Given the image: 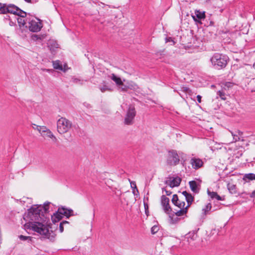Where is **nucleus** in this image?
<instances>
[{
	"label": "nucleus",
	"instance_id": "2eb2a0df",
	"mask_svg": "<svg viewBox=\"0 0 255 255\" xmlns=\"http://www.w3.org/2000/svg\"><path fill=\"white\" fill-rule=\"evenodd\" d=\"M109 77L114 81L118 86H123L124 83L121 78L117 77L115 74L113 73L109 76Z\"/></svg>",
	"mask_w": 255,
	"mask_h": 255
},
{
	"label": "nucleus",
	"instance_id": "412c9836",
	"mask_svg": "<svg viewBox=\"0 0 255 255\" xmlns=\"http://www.w3.org/2000/svg\"><path fill=\"white\" fill-rule=\"evenodd\" d=\"M186 202H187V207H189L191 205L192 202L194 200V197L192 196V195L189 193L186 197H185Z\"/></svg>",
	"mask_w": 255,
	"mask_h": 255
},
{
	"label": "nucleus",
	"instance_id": "c9c22d12",
	"mask_svg": "<svg viewBox=\"0 0 255 255\" xmlns=\"http://www.w3.org/2000/svg\"><path fill=\"white\" fill-rule=\"evenodd\" d=\"M130 185H131V188L134 189H135V190H136V192L137 193H138V190L136 187V184H135V182H131L130 183Z\"/></svg>",
	"mask_w": 255,
	"mask_h": 255
},
{
	"label": "nucleus",
	"instance_id": "dca6fc26",
	"mask_svg": "<svg viewBox=\"0 0 255 255\" xmlns=\"http://www.w3.org/2000/svg\"><path fill=\"white\" fill-rule=\"evenodd\" d=\"M228 189L229 192L232 194H235L237 196V194H238L237 191V187L235 185L229 183L228 184Z\"/></svg>",
	"mask_w": 255,
	"mask_h": 255
},
{
	"label": "nucleus",
	"instance_id": "6ab92c4d",
	"mask_svg": "<svg viewBox=\"0 0 255 255\" xmlns=\"http://www.w3.org/2000/svg\"><path fill=\"white\" fill-rule=\"evenodd\" d=\"M53 66L55 69L63 70L62 65L61 64L59 60L52 61Z\"/></svg>",
	"mask_w": 255,
	"mask_h": 255
},
{
	"label": "nucleus",
	"instance_id": "f257e3e1",
	"mask_svg": "<svg viewBox=\"0 0 255 255\" xmlns=\"http://www.w3.org/2000/svg\"><path fill=\"white\" fill-rule=\"evenodd\" d=\"M16 18L19 26L18 32L23 33L26 29L32 32H37L41 30L43 24L40 19L26 12V15Z\"/></svg>",
	"mask_w": 255,
	"mask_h": 255
},
{
	"label": "nucleus",
	"instance_id": "5fc2aeb1",
	"mask_svg": "<svg viewBox=\"0 0 255 255\" xmlns=\"http://www.w3.org/2000/svg\"><path fill=\"white\" fill-rule=\"evenodd\" d=\"M80 81V80H79V79H74V82L75 83H77V82H78V81Z\"/></svg>",
	"mask_w": 255,
	"mask_h": 255
},
{
	"label": "nucleus",
	"instance_id": "58836bf2",
	"mask_svg": "<svg viewBox=\"0 0 255 255\" xmlns=\"http://www.w3.org/2000/svg\"><path fill=\"white\" fill-rule=\"evenodd\" d=\"M119 88L121 91L124 92L127 91L128 89V87H127V86L124 85L123 86H122V87H120Z\"/></svg>",
	"mask_w": 255,
	"mask_h": 255
},
{
	"label": "nucleus",
	"instance_id": "ddd939ff",
	"mask_svg": "<svg viewBox=\"0 0 255 255\" xmlns=\"http://www.w3.org/2000/svg\"><path fill=\"white\" fill-rule=\"evenodd\" d=\"M190 188L191 190L195 193H198L200 190V187H199L197 183L194 180L191 181L189 182Z\"/></svg>",
	"mask_w": 255,
	"mask_h": 255
},
{
	"label": "nucleus",
	"instance_id": "473e14b6",
	"mask_svg": "<svg viewBox=\"0 0 255 255\" xmlns=\"http://www.w3.org/2000/svg\"><path fill=\"white\" fill-rule=\"evenodd\" d=\"M217 95L221 98V99L224 100L226 99V95L223 91H219L217 92Z\"/></svg>",
	"mask_w": 255,
	"mask_h": 255
},
{
	"label": "nucleus",
	"instance_id": "f8f14e48",
	"mask_svg": "<svg viewBox=\"0 0 255 255\" xmlns=\"http://www.w3.org/2000/svg\"><path fill=\"white\" fill-rule=\"evenodd\" d=\"M192 17L195 21H198L205 18V14L204 11H200V10H196L195 11V15H192Z\"/></svg>",
	"mask_w": 255,
	"mask_h": 255
},
{
	"label": "nucleus",
	"instance_id": "aec40b11",
	"mask_svg": "<svg viewBox=\"0 0 255 255\" xmlns=\"http://www.w3.org/2000/svg\"><path fill=\"white\" fill-rule=\"evenodd\" d=\"M187 209H188V207H185L184 208H180V210H179V211H177L175 213V215L177 216H182L185 215V214H186V213L187 212Z\"/></svg>",
	"mask_w": 255,
	"mask_h": 255
},
{
	"label": "nucleus",
	"instance_id": "20e7f679",
	"mask_svg": "<svg viewBox=\"0 0 255 255\" xmlns=\"http://www.w3.org/2000/svg\"><path fill=\"white\" fill-rule=\"evenodd\" d=\"M28 217L30 221H44V215L40 205L32 206L28 210Z\"/></svg>",
	"mask_w": 255,
	"mask_h": 255
},
{
	"label": "nucleus",
	"instance_id": "79ce46f5",
	"mask_svg": "<svg viewBox=\"0 0 255 255\" xmlns=\"http://www.w3.org/2000/svg\"><path fill=\"white\" fill-rule=\"evenodd\" d=\"M215 199L219 201H222L224 200V199H223L222 197L219 196L218 194L217 195V196Z\"/></svg>",
	"mask_w": 255,
	"mask_h": 255
},
{
	"label": "nucleus",
	"instance_id": "a18cd8bd",
	"mask_svg": "<svg viewBox=\"0 0 255 255\" xmlns=\"http://www.w3.org/2000/svg\"><path fill=\"white\" fill-rule=\"evenodd\" d=\"M42 70L43 71H46V72H53V70H52V69H43Z\"/></svg>",
	"mask_w": 255,
	"mask_h": 255
},
{
	"label": "nucleus",
	"instance_id": "de8ad7c7",
	"mask_svg": "<svg viewBox=\"0 0 255 255\" xmlns=\"http://www.w3.org/2000/svg\"><path fill=\"white\" fill-rule=\"evenodd\" d=\"M250 197L251 198L255 197V190L252 192V193H251V194L250 195Z\"/></svg>",
	"mask_w": 255,
	"mask_h": 255
},
{
	"label": "nucleus",
	"instance_id": "49530a36",
	"mask_svg": "<svg viewBox=\"0 0 255 255\" xmlns=\"http://www.w3.org/2000/svg\"><path fill=\"white\" fill-rule=\"evenodd\" d=\"M225 86L228 87H230L231 86H233V84L232 83H227L226 84H225Z\"/></svg>",
	"mask_w": 255,
	"mask_h": 255
},
{
	"label": "nucleus",
	"instance_id": "e433bc0d",
	"mask_svg": "<svg viewBox=\"0 0 255 255\" xmlns=\"http://www.w3.org/2000/svg\"><path fill=\"white\" fill-rule=\"evenodd\" d=\"M185 205V203L184 202H182V203H177V205H176V206H178L180 208H184V206Z\"/></svg>",
	"mask_w": 255,
	"mask_h": 255
},
{
	"label": "nucleus",
	"instance_id": "37998d69",
	"mask_svg": "<svg viewBox=\"0 0 255 255\" xmlns=\"http://www.w3.org/2000/svg\"><path fill=\"white\" fill-rule=\"evenodd\" d=\"M201 98L202 97L200 95L197 96V100L198 103H200L201 102Z\"/></svg>",
	"mask_w": 255,
	"mask_h": 255
},
{
	"label": "nucleus",
	"instance_id": "1a4fd4ad",
	"mask_svg": "<svg viewBox=\"0 0 255 255\" xmlns=\"http://www.w3.org/2000/svg\"><path fill=\"white\" fill-rule=\"evenodd\" d=\"M136 116L135 108L132 105H130L127 110L124 119V124L126 125H131L133 123V120Z\"/></svg>",
	"mask_w": 255,
	"mask_h": 255
},
{
	"label": "nucleus",
	"instance_id": "cd10ccee",
	"mask_svg": "<svg viewBox=\"0 0 255 255\" xmlns=\"http://www.w3.org/2000/svg\"><path fill=\"white\" fill-rule=\"evenodd\" d=\"M6 3H0V14H5Z\"/></svg>",
	"mask_w": 255,
	"mask_h": 255
},
{
	"label": "nucleus",
	"instance_id": "4d7b16f0",
	"mask_svg": "<svg viewBox=\"0 0 255 255\" xmlns=\"http://www.w3.org/2000/svg\"><path fill=\"white\" fill-rule=\"evenodd\" d=\"M95 216V213H93V216L94 217Z\"/></svg>",
	"mask_w": 255,
	"mask_h": 255
},
{
	"label": "nucleus",
	"instance_id": "a19ab883",
	"mask_svg": "<svg viewBox=\"0 0 255 255\" xmlns=\"http://www.w3.org/2000/svg\"><path fill=\"white\" fill-rule=\"evenodd\" d=\"M59 230L61 233H62L64 231V225L60 223L59 225Z\"/></svg>",
	"mask_w": 255,
	"mask_h": 255
},
{
	"label": "nucleus",
	"instance_id": "f03ea898",
	"mask_svg": "<svg viewBox=\"0 0 255 255\" xmlns=\"http://www.w3.org/2000/svg\"><path fill=\"white\" fill-rule=\"evenodd\" d=\"M44 221H29L24 225V229L36 232L45 239H47L51 242H54L56 234L52 231H49L47 225L43 222Z\"/></svg>",
	"mask_w": 255,
	"mask_h": 255
},
{
	"label": "nucleus",
	"instance_id": "f704fd0d",
	"mask_svg": "<svg viewBox=\"0 0 255 255\" xmlns=\"http://www.w3.org/2000/svg\"><path fill=\"white\" fill-rule=\"evenodd\" d=\"M159 230V228L157 226H153L151 229V232L152 234H155Z\"/></svg>",
	"mask_w": 255,
	"mask_h": 255
},
{
	"label": "nucleus",
	"instance_id": "39448f33",
	"mask_svg": "<svg viewBox=\"0 0 255 255\" xmlns=\"http://www.w3.org/2000/svg\"><path fill=\"white\" fill-rule=\"evenodd\" d=\"M184 154L182 152L178 153L176 150L172 149L168 152L167 163L170 166H176L180 162V159H183Z\"/></svg>",
	"mask_w": 255,
	"mask_h": 255
},
{
	"label": "nucleus",
	"instance_id": "0eeeda50",
	"mask_svg": "<svg viewBox=\"0 0 255 255\" xmlns=\"http://www.w3.org/2000/svg\"><path fill=\"white\" fill-rule=\"evenodd\" d=\"M73 211L72 209H67L64 207H59L58 211L54 213L55 218L53 219V222H56L60 221L65 216L67 218L73 215Z\"/></svg>",
	"mask_w": 255,
	"mask_h": 255
},
{
	"label": "nucleus",
	"instance_id": "7c9ffc66",
	"mask_svg": "<svg viewBox=\"0 0 255 255\" xmlns=\"http://www.w3.org/2000/svg\"><path fill=\"white\" fill-rule=\"evenodd\" d=\"M244 178L250 180H255V174L254 173L246 174L245 175Z\"/></svg>",
	"mask_w": 255,
	"mask_h": 255
},
{
	"label": "nucleus",
	"instance_id": "ea45409f",
	"mask_svg": "<svg viewBox=\"0 0 255 255\" xmlns=\"http://www.w3.org/2000/svg\"><path fill=\"white\" fill-rule=\"evenodd\" d=\"M162 190H164L165 191L166 194L167 196H169L171 194L172 192L170 191H168L165 189V188H162Z\"/></svg>",
	"mask_w": 255,
	"mask_h": 255
},
{
	"label": "nucleus",
	"instance_id": "c85d7f7f",
	"mask_svg": "<svg viewBox=\"0 0 255 255\" xmlns=\"http://www.w3.org/2000/svg\"><path fill=\"white\" fill-rule=\"evenodd\" d=\"M207 194L212 198V199H215L217 195L218 194L217 192L214 191H211L209 189L207 190Z\"/></svg>",
	"mask_w": 255,
	"mask_h": 255
},
{
	"label": "nucleus",
	"instance_id": "6e6d98bb",
	"mask_svg": "<svg viewBox=\"0 0 255 255\" xmlns=\"http://www.w3.org/2000/svg\"><path fill=\"white\" fill-rule=\"evenodd\" d=\"M253 67L255 69V62L253 64Z\"/></svg>",
	"mask_w": 255,
	"mask_h": 255
},
{
	"label": "nucleus",
	"instance_id": "f3484780",
	"mask_svg": "<svg viewBox=\"0 0 255 255\" xmlns=\"http://www.w3.org/2000/svg\"><path fill=\"white\" fill-rule=\"evenodd\" d=\"M212 209V205L210 203H208L205 207L202 209V216H206Z\"/></svg>",
	"mask_w": 255,
	"mask_h": 255
},
{
	"label": "nucleus",
	"instance_id": "bb28decb",
	"mask_svg": "<svg viewBox=\"0 0 255 255\" xmlns=\"http://www.w3.org/2000/svg\"><path fill=\"white\" fill-rule=\"evenodd\" d=\"M37 129L41 133L46 132L48 129V128L44 126H37Z\"/></svg>",
	"mask_w": 255,
	"mask_h": 255
},
{
	"label": "nucleus",
	"instance_id": "4be33fe9",
	"mask_svg": "<svg viewBox=\"0 0 255 255\" xmlns=\"http://www.w3.org/2000/svg\"><path fill=\"white\" fill-rule=\"evenodd\" d=\"M99 89L102 93L106 91H112V90L111 87L105 84V82H104L103 86L99 87Z\"/></svg>",
	"mask_w": 255,
	"mask_h": 255
},
{
	"label": "nucleus",
	"instance_id": "3c124183",
	"mask_svg": "<svg viewBox=\"0 0 255 255\" xmlns=\"http://www.w3.org/2000/svg\"><path fill=\"white\" fill-rule=\"evenodd\" d=\"M60 223L62 224L63 225H64L65 224H69V222L67 221H63L62 222H61Z\"/></svg>",
	"mask_w": 255,
	"mask_h": 255
},
{
	"label": "nucleus",
	"instance_id": "423d86ee",
	"mask_svg": "<svg viewBox=\"0 0 255 255\" xmlns=\"http://www.w3.org/2000/svg\"><path fill=\"white\" fill-rule=\"evenodd\" d=\"M71 126V122L65 118L61 117L57 122V131L60 134L68 131Z\"/></svg>",
	"mask_w": 255,
	"mask_h": 255
},
{
	"label": "nucleus",
	"instance_id": "864d4df0",
	"mask_svg": "<svg viewBox=\"0 0 255 255\" xmlns=\"http://www.w3.org/2000/svg\"><path fill=\"white\" fill-rule=\"evenodd\" d=\"M26 2L28 3H33L34 2L32 1V0H24Z\"/></svg>",
	"mask_w": 255,
	"mask_h": 255
},
{
	"label": "nucleus",
	"instance_id": "4468645a",
	"mask_svg": "<svg viewBox=\"0 0 255 255\" xmlns=\"http://www.w3.org/2000/svg\"><path fill=\"white\" fill-rule=\"evenodd\" d=\"M181 182V178L177 176L173 178L169 185L172 188L178 187L180 185Z\"/></svg>",
	"mask_w": 255,
	"mask_h": 255
},
{
	"label": "nucleus",
	"instance_id": "603ef678",
	"mask_svg": "<svg viewBox=\"0 0 255 255\" xmlns=\"http://www.w3.org/2000/svg\"><path fill=\"white\" fill-rule=\"evenodd\" d=\"M9 25H10V26H14V25H15V22H13V21H9Z\"/></svg>",
	"mask_w": 255,
	"mask_h": 255
},
{
	"label": "nucleus",
	"instance_id": "9d476101",
	"mask_svg": "<svg viewBox=\"0 0 255 255\" xmlns=\"http://www.w3.org/2000/svg\"><path fill=\"white\" fill-rule=\"evenodd\" d=\"M169 199L165 195H162L161 197V204L164 212L167 214H169L171 211V208L169 205Z\"/></svg>",
	"mask_w": 255,
	"mask_h": 255
},
{
	"label": "nucleus",
	"instance_id": "a878e982",
	"mask_svg": "<svg viewBox=\"0 0 255 255\" xmlns=\"http://www.w3.org/2000/svg\"><path fill=\"white\" fill-rule=\"evenodd\" d=\"M43 35H36V34H33L31 36V38L34 41H37L38 40H41L42 39L44 38Z\"/></svg>",
	"mask_w": 255,
	"mask_h": 255
},
{
	"label": "nucleus",
	"instance_id": "c756f323",
	"mask_svg": "<svg viewBox=\"0 0 255 255\" xmlns=\"http://www.w3.org/2000/svg\"><path fill=\"white\" fill-rule=\"evenodd\" d=\"M186 236L187 239L190 238L192 240H195L197 237V235L194 232H189Z\"/></svg>",
	"mask_w": 255,
	"mask_h": 255
},
{
	"label": "nucleus",
	"instance_id": "4c0bfd02",
	"mask_svg": "<svg viewBox=\"0 0 255 255\" xmlns=\"http://www.w3.org/2000/svg\"><path fill=\"white\" fill-rule=\"evenodd\" d=\"M62 69L63 70H60L64 72L67 71V70L68 69V67L67 64H65L63 66H62Z\"/></svg>",
	"mask_w": 255,
	"mask_h": 255
},
{
	"label": "nucleus",
	"instance_id": "b1692460",
	"mask_svg": "<svg viewBox=\"0 0 255 255\" xmlns=\"http://www.w3.org/2000/svg\"><path fill=\"white\" fill-rule=\"evenodd\" d=\"M19 239L23 241H27L28 243L31 242L32 238L29 236H25L23 235H20L18 236Z\"/></svg>",
	"mask_w": 255,
	"mask_h": 255
},
{
	"label": "nucleus",
	"instance_id": "72a5a7b5",
	"mask_svg": "<svg viewBox=\"0 0 255 255\" xmlns=\"http://www.w3.org/2000/svg\"><path fill=\"white\" fill-rule=\"evenodd\" d=\"M46 135L47 136L53 138H54L55 140H56V137L53 134L52 132L51 131L50 129H48L46 132Z\"/></svg>",
	"mask_w": 255,
	"mask_h": 255
},
{
	"label": "nucleus",
	"instance_id": "393cba45",
	"mask_svg": "<svg viewBox=\"0 0 255 255\" xmlns=\"http://www.w3.org/2000/svg\"><path fill=\"white\" fill-rule=\"evenodd\" d=\"M238 134H234L232 132V134L233 136V139L235 142H236L237 141H239L240 140V136L242 134V132L238 131Z\"/></svg>",
	"mask_w": 255,
	"mask_h": 255
},
{
	"label": "nucleus",
	"instance_id": "9b49d317",
	"mask_svg": "<svg viewBox=\"0 0 255 255\" xmlns=\"http://www.w3.org/2000/svg\"><path fill=\"white\" fill-rule=\"evenodd\" d=\"M190 164L195 169H198L203 166V162L200 158H192L190 160Z\"/></svg>",
	"mask_w": 255,
	"mask_h": 255
},
{
	"label": "nucleus",
	"instance_id": "2f4dec72",
	"mask_svg": "<svg viewBox=\"0 0 255 255\" xmlns=\"http://www.w3.org/2000/svg\"><path fill=\"white\" fill-rule=\"evenodd\" d=\"M178 202V197L177 195L174 194L173 195V197L172 199V203L173 204H174L175 205H177Z\"/></svg>",
	"mask_w": 255,
	"mask_h": 255
},
{
	"label": "nucleus",
	"instance_id": "8fccbe9b",
	"mask_svg": "<svg viewBox=\"0 0 255 255\" xmlns=\"http://www.w3.org/2000/svg\"><path fill=\"white\" fill-rule=\"evenodd\" d=\"M132 193H133V194L134 195H139V193H137L136 192V190H135V189H133Z\"/></svg>",
	"mask_w": 255,
	"mask_h": 255
},
{
	"label": "nucleus",
	"instance_id": "c03bdc74",
	"mask_svg": "<svg viewBox=\"0 0 255 255\" xmlns=\"http://www.w3.org/2000/svg\"><path fill=\"white\" fill-rule=\"evenodd\" d=\"M144 206L145 213L147 214V212H148V205L147 204H145V203H144Z\"/></svg>",
	"mask_w": 255,
	"mask_h": 255
},
{
	"label": "nucleus",
	"instance_id": "7ed1b4c3",
	"mask_svg": "<svg viewBox=\"0 0 255 255\" xmlns=\"http://www.w3.org/2000/svg\"><path fill=\"white\" fill-rule=\"evenodd\" d=\"M228 61L229 57L226 55L218 53H215L210 58L213 66L218 70L224 68Z\"/></svg>",
	"mask_w": 255,
	"mask_h": 255
},
{
	"label": "nucleus",
	"instance_id": "5701e85b",
	"mask_svg": "<svg viewBox=\"0 0 255 255\" xmlns=\"http://www.w3.org/2000/svg\"><path fill=\"white\" fill-rule=\"evenodd\" d=\"M248 87H250L252 92H255V79H253L250 81Z\"/></svg>",
	"mask_w": 255,
	"mask_h": 255
},
{
	"label": "nucleus",
	"instance_id": "a211bd4d",
	"mask_svg": "<svg viewBox=\"0 0 255 255\" xmlns=\"http://www.w3.org/2000/svg\"><path fill=\"white\" fill-rule=\"evenodd\" d=\"M50 204V202H46L44 204L43 206L40 205V208L41 209V210L43 212L44 215V214L48 213L49 206Z\"/></svg>",
	"mask_w": 255,
	"mask_h": 255
},
{
	"label": "nucleus",
	"instance_id": "6e6552de",
	"mask_svg": "<svg viewBox=\"0 0 255 255\" xmlns=\"http://www.w3.org/2000/svg\"><path fill=\"white\" fill-rule=\"evenodd\" d=\"M10 13L17 15V18H21V16L26 15V12L21 9L13 4H6L5 14Z\"/></svg>",
	"mask_w": 255,
	"mask_h": 255
},
{
	"label": "nucleus",
	"instance_id": "09e8293b",
	"mask_svg": "<svg viewBox=\"0 0 255 255\" xmlns=\"http://www.w3.org/2000/svg\"><path fill=\"white\" fill-rule=\"evenodd\" d=\"M182 194L186 197L189 193H188L186 191H184L182 192Z\"/></svg>",
	"mask_w": 255,
	"mask_h": 255
}]
</instances>
